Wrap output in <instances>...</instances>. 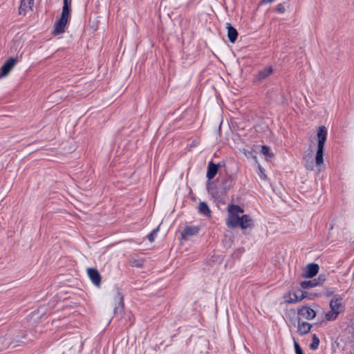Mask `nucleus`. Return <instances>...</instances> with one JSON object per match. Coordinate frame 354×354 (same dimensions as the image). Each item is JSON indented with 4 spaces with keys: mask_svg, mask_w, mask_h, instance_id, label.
Returning a JSON list of instances; mask_svg holds the SVG:
<instances>
[{
    "mask_svg": "<svg viewBox=\"0 0 354 354\" xmlns=\"http://www.w3.org/2000/svg\"><path fill=\"white\" fill-rule=\"evenodd\" d=\"M317 138V147L315 161L313 151L310 149L309 151L304 156L303 163L307 169L313 171L315 167H317L319 171V167L324 163V149L327 138V130L324 126L319 127Z\"/></svg>",
    "mask_w": 354,
    "mask_h": 354,
    "instance_id": "f257e3e1",
    "label": "nucleus"
},
{
    "mask_svg": "<svg viewBox=\"0 0 354 354\" xmlns=\"http://www.w3.org/2000/svg\"><path fill=\"white\" fill-rule=\"evenodd\" d=\"M227 218L226 224L230 227H240L241 229L252 228L253 221L247 214H243V209L235 205L227 207Z\"/></svg>",
    "mask_w": 354,
    "mask_h": 354,
    "instance_id": "f03ea898",
    "label": "nucleus"
},
{
    "mask_svg": "<svg viewBox=\"0 0 354 354\" xmlns=\"http://www.w3.org/2000/svg\"><path fill=\"white\" fill-rule=\"evenodd\" d=\"M70 4L71 2L69 0H64V6L61 17L57 21H55L53 26V35H59L64 32L70 16Z\"/></svg>",
    "mask_w": 354,
    "mask_h": 354,
    "instance_id": "7ed1b4c3",
    "label": "nucleus"
},
{
    "mask_svg": "<svg viewBox=\"0 0 354 354\" xmlns=\"http://www.w3.org/2000/svg\"><path fill=\"white\" fill-rule=\"evenodd\" d=\"M307 292L301 290H292L286 294L283 297L284 301L288 304L297 303L305 299Z\"/></svg>",
    "mask_w": 354,
    "mask_h": 354,
    "instance_id": "20e7f679",
    "label": "nucleus"
},
{
    "mask_svg": "<svg viewBox=\"0 0 354 354\" xmlns=\"http://www.w3.org/2000/svg\"><path fill=\"white\" fill-rule=\"evenodd\" d=\"M17 62L18 59L16 57H10L8 59L0 69V79L6 77L12 70Z\"/></svg>",
    "mask_w": 354,
    "mask_h": 354,
    "instance_id": "39448f33",
    "label": "nucleus"
},
{
    "mask_svg": "<svg viewBox=\"0 0 354 354\" xmlns=\"http://www.w3.org/2000/svg\"><path fill=\"white\" fill-rule=\"evenodd\" d=\"M298 317L299 319L302 318L308 320H312L316 317V312L310 307L304 306L298 309Z\"/></svg>",
    "mask_w": 354,
    "mask_h": 354,
    "instance_id": "423d86ee",
    "label": "nucleus"
},
{
    "mask_svg": "<svg viewBox=\"0 0 354 354\" xmlns=\"http://www.w3.org/2000/svg\"><path fill=\"white\" fill-rule=\"evenodd\" d=\"M199 226H186L181 232V237L183 239H187L198 233Z\"/></svg>",
    "mask_w": 354,
    "mask_h": 354,
    "instance_id": "0eeeda50",
    "label": "nucleus"
},
{
    "mask_svg": "<svg viewBox=\"0 0 354 354\" xmlns=\"http://www.w3.org/2000/svg\"><path fill=\"white\" fill-rule=\"evenodd\" d=\"M114 299L116 303L114 308L115 313H117L118 311L122 312L124 308V296L118 290L115 291Z\"/></svg>",
    "mask_w": 354,
    "mask_h": 354,
    "instance_id": "6e6552de",
    "label": "nucleus"
},
{
    "mask_svg": "<svg viewBox=\"0 0 354 354\" xmlns=\"http://www.w3.org/2000/svg\"><path fill=\"white\" fill-rule=\"evenodd\" d=\"M319 271V266L316 263H310L305 268L303 277L305 278H312L315 276Z\"/></svg>",
    "mask_w": 354,
    "mask_h": 354,
    "instance_id": "1a4fd4ad",
    "label": "nucleus"
},
{
    "mask_svg": "<svg viewBox=\"0 0 354 354\" xmlns=\"http://www.w3.org/2000/svg\"><path fill=\"white\" fill-rule=\"evenodd\" d=\"M87 274L93 283L97 286H100L101 283V277L99 272L94 268H88Z\"/></svg>",
    "mask_w": 354,
    "mask_h": 354,
    "instance_id": "9d476101",
    "label": "nucleus"
},
{
    "mask_svg": "<svg viewBox=\"0 0 354 354\" xmlns=\"http://www.w3.org/2000/svg\"><path fill=\"white\" fill-rule=\"evenodd\" d=\"M34 3V0H21V5L19 7V14L25 15L26 12L31 10Z\"/></svg>",
    "mask_w": 354,
    "mask_h": 354,
    "instance_id": "9b49d317",
    "label": "nucleus"
},
{
    "mask_svg": "<svg viewBox=\"0 0 354 354\" xmlns=\"http://www.w3.org/2000/svg\"><path fill=\"white\" fill-rule=\"evenodd\" d=\"M312 327V325L308 322L298 320L297 330L301 335L308 333Z\"/></svg>",
    "mask_w": 354,
    "mask_h": 354,
    "instance_id": "f8f14e48",
    "label": "nucleus"
},
{
    "mask_svg": "<svg viewBox=\"0 0 354 354\" xmlns=\"http://www.w3.org/2000/svg\"><path fill=\"white\" fill-rule=\"evenodd\" d=\"M330 308L332 311L339 315L342 310V299H332L330 302Z\"/></svg>",
    "mask_w": 354,
    "mask_h": 354,
    "instance_id": "ddd939ff",
    "label": "nucleus"
},
{
    "mask_svg": "<svg viewBox=\"0 0 354 354\" xmlns=\"http://www.w3.org/2000/svg\"><path fill=\"white\" fill-rule=\"evenodd\" d=\"M226 28L227 30V37L229 40L232 43H234L238 36V32L236 30L234 27H232L231 24L229 23L226 24Z\"/></svg>",
    "mask_w": 354,
    "mask_h": 354,
    "instance_id": "4468645a",
    "label": "nucleus"
},
{
    "mask_svg": "<svg viewBox=\"0 0 354 354\" xmlns=\"http://www.w3.org/2000/svg\"><path fill=\"white\" fill-rule=\"evenodd\" d=\"M272 72V66H266L259 72L257 78L258 80L261 81L270 76Z\"/></svg>",
    "mask_w": 354,
    "mask_h": 354,
    "instance_id": "2eb2a0df",
    "label": "nucleus"
},
{
    "mask_svg": "<svg viewBox=\"0 0 354 354\" xmlns=\"http://www.w3.org/2000/svg\"><path fill=\"white\" fill-rule=\"evenodd\" d=\"M218 169V165H216L212 162L209 163L207 178L210 180L212 179L217 174Z\"/></svg>",
    "mask_w": 354,
    "mask_h": 354,
    "instance_id": "dca6fc26",
    "label": "nucleus"
},
{
    "mask_svg": "<svg viewBox=\"0 0 354 354\" xmlns=\"http://www.w3.org/2000/svg\"><path fill=\"white\" fill-rule=\"evenodd\" d=\"M198 212L200 214H203L205 216L209 217L211 216V211L207 204L205 202H201L199 203Z\"/></svg>",
    "mask_w": 354,
    "mask_h": 354,
    "instance_id": "f3484780",
    "label": "nucleus"
},
{
    "mask_svg": "<svg viewBox=\"0 0 354 354\" xmlns=\"http://www.w3.org/2000/svg\"><path fill=\"white\" fill-rule=\"evenodd\" d=\"M320 283V281L319 279H313L310 281H304L301 283V286L303 288H310L313 287H315Z\"/></svg>",
    "mask_w": 354,
    "mask_h": 354,
    "instance_id": "a211bd4d",
    "label": "nucleus"
},
{
    "mask_svg": "<svg viewBox=\"0 0 354 354\" xmlns=\"http://www.w3.org/2000/svg\"><path fill=\"white\" fill-rule=\"evenodd\" d=\"M261 152L265 156L266 160H270L274 156L271 149L266 145L261 146Z\"/></svg>",
    "mask_w": 354,
    "mask_h": 354,
    "instance_id": "6ab92c4d",
    "label": "nucleus"
},
{
    "mask_svg": "<svg viewBox=\"0 0 354 354\" xmlns=\"http://www.w3.org/2000/svg\"><path fill=\"white\" fill-rule=\"evenodd\" d=\"M254 160H255L257 165V168H258V175L259 176V178L262 180H267V176L265 173V170L264 169L261 167V165L259 164L258 160H257V156H254Z\"/></svg>",
    "mask_w": 354,
    "mask_h": 354,
    "instance_id": "aec40b11",
    "label": "nucleus"
},
{
    "mask_svg": "<svg viewBox=\"0 0 354 354\" xmlns=\"http://www.w3.org/2000/svg\"><path fill=\"white\" fill-rule=\"evenodd\" d=\"M11 344L10 338L8 336L0 337V350L5 349Z\"/></svg>",
    "mask_w": 354,
    "mask_h": 354,
    "instance_id": "412c9836",
    "label": "nucleus"
},
{
    "mask_svg": "<svg viewBox=\"0 0 354 354\" xmlns=\"http://www.w3.org/2000/svg\"><path fill=\"white\" fill-rule=\"evenodd\" d=\"M319 344V337L313 334L312 336V343L309 345L310 348L312 350H316Z\"/></svg>",
    "mask_w": 354,
    "mask_h": 354,
    "instance_id": "4be33fe9",
    "label": "nucleus"
},
{
    "mask_svg": "<svg viewBox=\"0 0 354 354\" xmlns=\"http://www.w3.org/2000/svg\"><path fill=\"white\" fill-rule=\"evenodd\" d=\"M337 315L338 314L330 310L328 313L326 314L325 317L328 321H332L335 319Z\"/></svg>",
    "mask_w": 354,
    "mask_h": 354,
    "instance_id": "5701e85b",
    "label": "nucleus"
},
{
    "mask_svg": "<svg viewBox=\"0 0 354 354\" xmlns=\"http://www.w3.org/2000/svg\"><path fill=\"white\" fill-rule=\"evenodd\" d=\"M159 230V226L154 229L148 236L147 238L150 242H153L156 236V234Z\"/></svg>",
    "mask_w": 354,
    "mask_h": 354,
    "instance_id": "b1692460",
    "label": "nucleus"
},
{
    "mask_svg": "<svg viewBox=\"0 0 354 354\" xmlns=\"http://www.w3.org/2000/svg\"><path fill=\"white\" fill-rule=\"evenodd\" d=\"M286 10V7L283 3H279L275 8V11L280 14L284 13Z\"/></svg>",
    "mask_w": 354,
    "mask_h": 354,
    "instance_id": "393cba45",
    "label": "nucleus"
},
{
    "mask_svg": "<svg viewBox=\"0 0 354 354\" xmlns=\"http://www.w3.org/2000/svg\"><path fill=\"white\" fill-rule=\"evenodd\" d=\"M294 347H295L296 354H304L302 349L300 347L299 343L297 342H296L295 340L294 341Z\"/></svg>",
    "mask_w": 354,
    "mask_h": 354,
    "instance_id": "a878e982",
    "label": "nucleus"
},
{
    "mask_svg": "<svg viewBox=\"0 0 354 354\" xmlns=\"http://www.w3.org/2000/svg\"><path fill=\"white\" fill-rule=\"evenodd\" d=\"M242 151H243V153H244V155H245L247 158H249L252 157V158H254V156H252V153H251L250 151H246L245 149H243L242 150Z\"/></svg>",
    "mask_w": 354,
    "mask_h": 354,
    "instance_id": "bb28decb",
    "label": "nucleus"
},
{
    "mask_svg": "<svg viewBox=\"0 0 354 354\" xmlns=\"http://www.w3.org/2000/svg\"><path fill=\"white\" fill-rule=\"evenodd\" d=\"M274 0H261V4H264V3H272V1H274Z\"/></svg>",
    "mask_w": 354,
    "mask_h": 354,
    "instance_id": "cd10ccee",
    "label": "nucleus"
}]
</instances>
